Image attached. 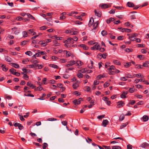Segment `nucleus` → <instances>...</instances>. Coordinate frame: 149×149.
<instances>
[{"label": "nucleus", "mask_w": 149, "mask_h": 149, "mask_svg": "<svg viewBox=\"0 0 149 149\" xmlns=\"http://www.w3.org/2000/svg\"><path fill=\"white\" fill-rule=\"evenodd\" d=\"M115 67L113 65H111L110 67L108 68V70L110 71H112V70L115 69Z\"/></svg>", "instance_id": "nucleus-34"}, {"label": "nucleus", "mask_w": 149, "mask_h": 149, "mask_svg": "<svg viewBox=\"0 0 149 149\" xmlns=\"http://www.w3.org/2000/svg\"><path fill=\"white\" fill-rule=\"evenodd\" d=\"M54 45L55 46H57L59 45V43L58 42L57 40H55L54 41Z\"/></svg>", "instance_id": "nucleus-47"}, {"label": "nucleus", "mask_w": 149, "mask_h": 149, "mask_svg": "<svg viewBox=\"0 0 149 149\" xmlns=\"http://www.w3.org/2000/svg\"><path fill=\"white\" fill-rule=\"evenodd\" d=\"M129 91L131 93H133L134 92V89L133 88H130L129 89Z\"/></svg>", "instance_id": "nucleus-56"}, {"label": "nucleus", "mask_w": 149, "mask_h": 149, "mask_svg": "<svg viewBox=\"0 0 149 149\" xmlns=\"http://www.w3.org/2000/svg\"><path fill=\"white\" fill-rule=\"evenodd\" d=\"M149 146V144H148L146 142H144L141 144L140 146V147L142 148H148Z\"/></svg>", "instance_id": "nucleus-9"}, {"label": "nucleus", "mask_w": 149, "mask_h": 149, "mask_svg": "<svg viewBox=\"0 0 149 149\" xmlns=\"http://www.w3.org/2000/svg\"><path fill=\"white\" fill-rule=\"evenodd\" d=\"M43 89V88L41 86H38L37 88H34V90L35 91H41Z\"/></svg>", "instance_id": "nucleus-26"}, {"label": "nucleus", "mask_w": 149, "mask_h": 149, "mask_svg": "<svg viewBox=\"0 0 149 149\" xmlns=\"http://www.w3.org/2000/svg\"><path fill=\"white\" fill-rule=\"evenodd\" d=\"M18 128L20 130H22L24 128V127L22 125L19 123L18 126Z\"/></svg>", "instance_id": "nucleus-52"}, {"label": "nucleus", "mask_w": 149, "mask_h": 149, "mask_svg": "<svg viewBox=\"0 0 149 149\" xmlns=\"http://www.w3.org/2000/svg\"><path fill=\"white\" fill-rule=\"evenodd\" d=\"M114 70V71H110L109 73V74L110 75L114 74L115 73H118L120 72V71L117 69H115Z\"/></svg>", "instance_id": "nucleus-10"}, {"label": "nucleus", "mask_w": 149, "mask_h": 149, "mask_svg": "<svg viewBox=\"0 0 149 149\" xmlns=\"http://www.w3.org/2000/svg\"><path fill=\"white\" fill-rule=\"evenodd\" d=\"M48 146V144L47 143H44L43 144V149H46V147H47Z\"/></svg>", "instance_id": "nucleus-46"}, {"label": "nucleus", "mask_w": 149, "mask_h": 149, "mask_svg": "<svg viewBox=\"0 0 149 149\" xmlns=\"http://www.w3.org/2000/svg\"><path fill=\"white\" fill-rule=\"evenodd\" d=\"M79 45L81 47H83V49L85 50H87L89 49V47L85 45L82 44L80 45Z\"/></svg>", "instance_id": "nucleus-18"}, {"label": "nucleus", "mask_w": 149, "mask_h": 149, "mask_svg": "<svg viewBox=\"0 0 149 149\" xmlns=\"http://www.w3.org/2000/svg\"><path fill=\"white\" fill-rule=\"evenodd\" d=\"M23 36L24 37H26L28 36L27 32L26 31H24L23 32Z\"/></svg>", "instance_id": "nucleus-43"}, {"label": "nucleus", "mask_w": 149, "mask_h": 149, "mask_svg": "<svg viewBox=\"0 0 149 149\" xmlns=\"http://www.w3.org/2000/svg\"><path fill=\"white\" fill-rule=\"evenodd\" d=\"M102 147L104 148V149H111V147L109 146H106L103 145Z\"/></svg>", "instance_id": "nucleus-63"}, {"label": "nucleus", "mask_w": 149, "mask_h": 149, "mask_svg": "<svg viewBox=\"0 0 149 149\" xmlns=\"http://www.w3.org/2000/svg\"><path fill=\"white\" fill-rule=\"evenodd\" d=\"M124 65L126 68H128L131 65V62L125 63Z\"/></svg>", "instance_id": "nucleus-21"}, {"label": "nucleus", "mask_w": 149, "mask_h": 149, "mask_svg": "<svg viewBox=\"0 0 149 149\" xmlns=\"http://www.w3.org/2000/svg\"><path fill=\"white\" fill-rule=\"evenodd\" d=\"M108 122H109L106 119L104 120L102 122V125L104 127H105L108 124Z\"/></svg>", "instance_id": "nucleus-13"}, {"label": "nucleus", "mask_w": 149, "mask_h": 149, "mask_svg": "<svg viewBox=\"0 0 149 149\" xmlns=\"http://www.w3.org/2000/svg\"><path fill=\"white\" fill-rule=\"evenodd\" d=\"M26 85L27 86H29L32 89L36 87V86L33 85V84H32L31 82L30 81L28 82Z\"/></svg>", "instance_id": "nucleus-12"}, {"label": "nucleus", "mask_w": 149, "mask_h": 149, "mask_svg": "<svg viewBox=\"0 0 149 149\" xmlns=\"http://www.w3.org/2000/svg\"><path fill=\"white\" fill-rule=\"evenodd\" d=\"M127 6L130 7H132L134 6V4L132 3L128 2L127 3Z\"/></svg>", "instance_id": "nucleus-25"}, {"label": "nucleus", "mask_w": 149, "mask_h": 149, "mask_svg": "<svg viewBox=\"0 0 149 149\" xmlns=\"http://www.w3.org/2000/svg\"><path fill=\"white\" fill-rule=\"evenodd\" d=\"M78 32L77 31H71L70 34L71 35H75L78 34Z\"/></svg>", "instance_id": "nucleus-40"}, {"label": "nucleus", "mask_w": 149, "mask_h": 149, "mask_svg": "<svg viewBox=\"0 0 149 149\" xmlns=\"http://www.w3.org/2000/svg\"><path fill=\"white\" fill-rule=\"evenodd\" d=\"M47 28V27L45 26H43L40 27V29L41 30H45Z\"/></svg>", "instance_id": "nucleus-57"}, {"label": "nucleus", "mask_w": 149, "mask_h": 149, "mask_svg": "<svg viewBox=\"0 0 149 149\" xmlns=\"http://www.w3.org/2000/svg\"><path fill=\"white\" fill-rule=\"evenodd\" d=\"M148 2H145V3H144L142 5L140 6H141V7H143L145 6H146L148 5Z\"/></svg>", "instance_id": "nucleus-59"}, {"label": "nucleus", "mask_w": 149, "mask_h": 149, "mask_svg": "<svg viewBox=\"0 0 149 149\" xmlns=\"http://www.w3.org/2000/svg\"><path fill=\"white\" fill-rule=\"evenodd\" d=\"M77 76L79 78H82L83 77V75L82 74L79 73L77 75Z\"/></svg>", "instance_id": "nucleus-50"}, {"label": "nucleus", "mask_w": 149, "mask_h": 149, "mask_svg": "<svg viewBox=\"0 0 149 149\" xmlns=\"http://www.w3.org/2000/svg\"><path fill=\"white\" fill-rule=\"evenodd\" d=\"M94 12L95 15L99 17H100L101 16L102 13L101 12L98 10H95Z\"/></svg>", "instance_id": "nucleus-8"}, {"label": "nucleus", "mask_w": 149, "mask_h": 149, "mask_svg": "<svg viewBox=\"0 0 149 149\" xmlns=\"http://www.w3.org/2000/svg\"><path fill=\"white\" fill-rule=\"evenodd\" d=\"M125 32H126L127 33H130L132 32V30L130 29H128L127 28L125 29Z\"/></svg>", "instance_id": "nucleus-60"}, {"label": "nucleus", "mask_w": 149, "mask_h": 149, "mask_svg": "<svg viewBox=\"0 0 149 149\" xmlns=\"http://www.w3.org/2000/svg\"><path fill=\"white\" fill-rule=\"evenodd\" d=\"M114 20L113 18L111 17L107 20V24H109L111 22L113 21Z\"/></svg>", "instance_id": "nucleus-22"}, {"label": "nucleus", "mask_w": 149, "mask_h": 149, "mask_svg": "<svg viewBox=\"0 0 149 149\" xmlns=\"http://www.w3.org/2000/svg\"><path fill=\"white\" fill-rule=\"evenodd\" d=\"M112 149H121V147L119 146H113L112 147Z\"/></svg>", "instance_id": "nucleus-37"}, {"label": "nucleus", "mask_w": 149, "mask_h": 149, "mask_svg": "<svg viewBox=\"0 0 149 149\" xmlns=\"http://www.w3.org/2000/svg\"><path fill=\"white\" fill-rule=\"evenodd\" d=\"M39 43L42 46L44 47L47 45V44L45 43V40L40 41Z\"/></svg>", "instance_id": "nucleus-19"}, {"label": "nucleus", "mask_w": 149, "mask_h": 149, "mask_svg": "<svg viewBox=\"0 0 149 149\" xmlns=\"http://www.w3.org/2000/svg\"><path fill=\"white\" fill-rule=\"evenodd\" d=\"M47 53L45 52L41 51L40 50H38V52L36 53L34 55L33 57H35L36 58V56L38 57L41 55H45Z\"/></svg>", "instance_id": "nucleus-4"}, {"label": "nucleus", "mask_w": 149, "mask_h": 149, "mask_svg": "<svg viewBox=\"0 0 149 149\" xmlns=\"http://www.w3.org/2000/svg\"><path fill=\"white\" fill-rule=\"evenodd\" d=\"M65 44L64 46L67 48H70L71 47L72 45L74 43L73 41V38H69L67 40L64 41Z\"/></svg>", "instance_id": "nucleus-1"}, {"label": "nucleus", "mask_w": 149, "mask_h": 149, "mask_svg": "<svg viewBox=\"0 0 149 149\" xmlns=\"http://www.w3.org/2000/svg\"><path fill=\"white\" fill-rule=\"evenodd\" d=\"M111 4L112 3L109 4H100L99 6L102 9H105L110 7L111 6Z\"/></svg>", "instance_id": "nucleus-3"}, {"label": "nucleus", "mask_w": 149, "mask_h": 149, "mask_svg": "<svg viewBox=\"0 0 149 149\" xmlns=\"http://www.w3.org/2000/svg\"><path fill=\"white\" fill-rule=\"evenodd\" d=\"M107 55V54L106 53H104L103 54L100 53L97 55V57L98 58H99V56H102V58H103L104 59H105Z\"/></svg>", "instance_id": "nucleus-7"}, {"label": "nucleus", "mask_w": 149, "mask_h": 149, "mask_svg": "<svg viewBox=\"0 0 149 149\" xmlns=\"http://www.w3.org/2000/svg\"><path fill=\"white\" fill-rule=\"evenodd\" d=\"M16 19L17 20L20 21L22 19H23V18L22 17L19 16L16 17Z\"/></svg>", "instance_id": "nucleus-53"}, {"label": "nucleus", "mask_w": 149, "mask_h": 149, "mask_svg": "<svg viewBox=\"0 0 149 149\" xmlns=\"http://www.w3.org/2000/svg\"><path fill=\"white\" fill-rule=\"evenodd\" d=\"M109 84H110L108 82V81L106 82L104 85V87L106 88V87H107L108 86H109Z\"/></svg>", "instance_id": "nucleus-41"}, {"label": "nucleus", "mask_w": 149, "mask_h": 149, "mask_svg": "<svg viewBox=\"0 0 149 149\" xmlns=\"http://www.w3.org/2000/svg\"><path fill=\"white\" fill-rule=\"evenodd\" d=\"M96 44L95 45H94L93 47H91V49L92 50H94L95 49H96V46L97 45V42L96 43Z\"/></svg>", "instance_id": "nucleus-51"}, {"label": "nucleus", "mask_w": 149, "mask_h": 149, "mask_svg": "<svg viewBox=\"0 0 149 149\" xmlns=\"http://www.w3.org/2000/svg\"><path fill=\"white\" fill-rule=\"evenodd\" d=\"M83 101V99L82 98H80L79 99H75L72 102H81Z\"/></svg>", "instance_id": "nucleus-17"}, {"label": "nucleus", "mask_w": 149, "mask_h": 149, "mask_svg": "<svg viewBox=\"0 0 149 149\" xmlns=\"http://www.w3.org/2000/svg\"><path fill=\"white\" fill-rule=\"evenodd\" d=\"M63 52L66 54V56L67 57H69L71 55V53L69 51H68L67 50H65L63 51Z\"/></svg>", "instance_id": "nucleus-11"}, {"label": "nucleus", "mask_w": 149, "mask_h": 149, "mask_svg": "<svg viewBox=\"0 0 149 149\" xmlns=\"http://www.w3.org/2000/svg\"><path fill=\"white\" fill-rule=\"evenodd\" d=\"M76 63V61H71L68 62V64L66 65L65 66L67 67H69L72 66Z\"/></svg>", "instance_id": "nucleus-6"}, {"label": "nucleus", "mask_w": 149, "mask_h": 149, "mask_svg": "<svg viewBox=\"0 0 149 149\" xmlns=\"http://www.w3.org/2000/svg\"><path fill=\"white\" fill-rule=\"evenodd\" d=\"M94 22V21L93 18V17H91L88 23V26H92V24Z\"/></svg>", "instance_id": "nucleus-14"}, {"label": "nucleus", "mask_w": 149, "mask_h": 149, "mask_svg": "<svg viewBox=\"0 0 149 149\" xmlns=\"http://www.w3.org/2000/svg\"><path fill=\"white\" fill-rule=\"evenodd\" d=\"M137 45L139 47L144 48L145 47V45L144 44H138Z\"/></svg>", "instance_id": "nucleus-48"}, {"label": "nucleus", "mask_w": 149, "mask_h": 149, "mask_svg": "<svg viewBox=\"0 0 149 149\" xmlns=\"http://www.w3.org/2000/svg\"><path fill=\"white\" fill-rule=\"evenodd\" d=\"M25 54L30 56H31L33 55L32 52L30 51H27L25 53Z\"/></svg>", "instance_id": "nucleus-32"}, {"label": "nucleus", "mask_w": 149, "mask_h": 149, "mask_svg": "<svg viewBox=\"0 0 149 149\" xmlns=\"http://www.w3.org/2000/svg\"><path fill=\"white\" fill-rule=\"evenodd\" d=\"M79 84L77 82H75L72 85L73 88L74 89H76L77 88V87H79Z\"/></svg>", "instance_id": "nucleus-27"}, {"label": "nucleus", "mask_w": 149, "mask_h": 149, "mask_svg": "<svg viewBox=\"0 0 149 149\" xmlns=\"http://www.w3.org/2000/svg\"><path fill=\"white\" fill-rule=\"evenodd\" d=\"M125 118L124 115V114H122L120 116L119 120H120L122 121Z\"/></svg>", "instance_id": "nucleus-45"}, {"label": "nucleus", "mask_w": 149, "mask_h": 149, "mask_svg": "<svg viewBox=\"0 0 149 149\" xmlns=\"http://www.w3.org/2000/svg\"><path fill=\"white\" fill-rule=\"evenodd\" d=\"M1 67L2 68V70L5 72H6L8 70V68L6 67V65H5L3 64L1 65Z\"/></svg>", "instance_id": "nucleus-16"}, {"label": "nucleus", "mask_w": 149, "mask_h": 149, "mask_svg": "<svg viewBox=\"0 0 149 149\" xmlns=\"http://www.w3.org/2000/svg\"><path fill=\"white\" fill-rule=\"evenodd\" d=\"M16 71V70L13 68H12L9 70V71L11 74H14L15 72Z\"/></svg>", "instance_id": "nucleus-29"}, {"label": "nucleus", "mask_w": 149, "mask_h": 149, "mask_svg": "<svg viewBox=\"0 0 149 149\" xmlns=\"http://www.w3.org/2000/svg\"><path fill=\"white\" fill-rule=\"evenodd\" d=\"M135 77L138 78L142 77V76H141V74L140 73H139L138 74H135Z\"/></svg>", "instance_id": "nucleus-62"}, {"label": "nucleus", "mask_w": 149, "mask_h": 149, "mask_svg": "<svg viewBox=\"0 0 149 149\" xmlns=\"http://www.w3.org/2000/svg\"><path fill=\"white\" fill-rule=\"evenodd\" d=\"M99 24V22L98 21H97L94 23L93 25V28L92 30V31L93 32H95L96 31V29L97 27H98Z\"/></svg>", "instance_id": "nucleus-5"}, {"label": "nucleus", "mask_w": 149, "mask_h": 149, "mask_svg": "<svg viewBox=\"0 0 149 149\" xmlns=\"http://www.w3.org/2000/svg\"><path fill=\"white\" fill-rule=\"evenodd\" d=\"M5 59L8 62H10L11 61V58L8 56H5Z\"/></svg>", "instance_id": "nucleus-30"}, {"label": "nucleus", "mask_w": 149, "mask_h": 149, "mask_svg": "<svg viewBox=\"0 0 149 149\" xmlns=\"http://www.w3.org/2000/svg\"><path fill=\"white\" fill-rule=\"evenodd\" d=\"M102 100H103L107 102H111L110 101H108L109 98H107V97H103L102 98Z\"/></svg>", "instance_id": "nucleus-39"}, {"label": "nucleus", "mask_w": 149, "mask_h": 149, "mask_svg": "<svg viewBox=\"0 0 149 149\" xmlns=\"http://www.w3.org/2000/svg\"><path fill=\"white\" fill-rule=\"evenodd\" d=\"M23 77L25 79L27 80H28L29 79V76L28 75H27L26 74H24V75H23Z\"/></svg>", "instance_id": "nucleus-42"}, {"label": "nucleus", "mask_w": 149, "mask_h": 149, "mask_svg": "<svg viewBox=\"0 0 149 149\" xmlns=\"http://www.w3.org/2000/svg\"><path fill=\"white\" fill-rule=\"evenodd\" d=\"M124 38V36H118L117 38V39L118 40H122Z\"/></svg>", "instance_id": "nucleus-49"}, {"label": "nucleus", "mask_w": 149, "mask_h": 149, "mask_svg": "<svg viewBox=\"0 0 149 149\" xmlns=\"http://www.w3.org/2000/svg\"><path fill=\"white\" fill-rule=\"evenodd\" d=\"M35 67H38V69H41L43 67V65H39L38 64H35Z\"/></svg>", "instance_id": "nucleus-44"}, {"label": "nucleus", "mask_w": 149, "mask_h": 149, "mask_svg": "<svg viewBox=\"0 0 149 149\" xmlns=\"http://www.w3.org/2000/svg\"><path fill=\"white\" fill-rule=\"evenodd\" d=\"M125 103H120L119 104H118L117 106V108H120L121 107H123L124 106Z\"/></svg>", "instance_id": "nucleus-38"}, {"label": "nucleus", "mask_w": 149, "mask_h": 149, "mask_svg": "<svg viewBox=\"0 0 149 149\" xmlns=\"http://www.w3.org/2000/svg\"><path fill=\"white\" fill-rule=\"evenodd\" d=\"M132 146L130 144L128 145L127 146V149H132Z\"/></svg>", "instance_id": "nucleus-64"}, {"label": "nucleus", "mask_w": 149, "mask_h": 149, "mask_svg": "<svg viewBox=\"0 0 149 149\" xmlns=\"http://www.w3.org/2000/svg\"><path fill=\"white\" fill-rule=\"evenodd\" d=\"M128 124V123L127 122L125 123H123L122 124V125L120 126V129H122L124 127H125L126 125H127Z\"/></svg>", "instance_id": "nucleus-28"}, {"label": "nucleus", "mask_w": 149, "mask_h": 149, "mask_svg": "<svg viewBox=\"0 0 149 149\" xmlns=\"http://www.w3.org/2000/svg\"><path fill=\"white\" fill-rule=\"evenodd\" d=\"M12 66L16 68H19V66L18 64L17 63H12Z\"/></svg>", "instance_id": "nucleus-23"}, {"label": "nucleus", "mask_w": 149, "mask_h": 149, "mask_svg": "<svg viewBox=\"0 0 149 149\" xmlns=\"http://www.w3.org/2000/svg\"><path fill=\"white\" fill-rule=\"evenodd\" d=\"M49 66L52 67L54 68H58V66L54 64H51L49 65Z\"/></svg>", "instance_id": "nucleus-33"}, {"label": "nucleus", "mask_w": 149, "mask_h": 149, "mask_svg": "<svg viewBox=\"0 0 149 149\" xmlns=\"http://www.w3.org/2000/svg\"><path fill=\"white\" fill-rule=\"evenodd\" d=\"M128 93V92L125 91L124 92L120 95V97L122 98H125L126 97V95Z\"/></svg>", "instance_id": "nucleus-15"}, {"label": "nucleus", "mask_w": 149, "mask_h": 149, "mask_svg": "<svg viewBox=\"0 0 149 149\" xmlns=\"http://www.w3.org/2000/svg\"><path fill=\"white\" fill-rule=\"evenodd\" d=\"M52 41V40L51 39H47L46 40H45V43L47 44H47L48 43H49L51 42Z\"/></svg>", "instance_id": "nucleus-61"}, {"label": "nucleus", "mask_w": 149, "mask_h": 149, "mask_svg": "<svg viewBox=\"0 0 149 149\" xmlns=\"http://www.w3.org/2000/svg\"><path fill=\"white\" fill-rule=\"evenodd\" d=\"M105 117V115H102L100 116H99L97 117V118L99 119H101L102 118H104Z\"/></svg>", "instance_id": "nucleus-54"}, {"label": "nucleus", "mask_w": 149, "mask_h": 149, "mask_svg": "<svg viewBox=\"0 0 149 149\" xmlns=\"http://www.w3.org/2000/svg\"><path fill=\"white\" fill-rule=\"evenodd\" d=\"M94 103H91V104L87 106V105H85L84 106V107L82 108V109H81L80 111V113H82L85 110V109L86 108L88 107V108L89 109L91 108L94 105Z\"/></svg>", "instance_id": "nucleus-2"}, {"label": "nucleus", "mask_w": 149, "mask_h": 149, "mask_svg": "<svg viewBox=\"0 0 149 149\" xmlns=\"http://www.w3.org/2000/svg\"><path fill=\"white\" fill-rule=\"evenodd\" d=\"M127 35L129 36L128 39H129L130 40L132 38H134L133 37L132 34H127Z\"/></svg>", "instance_id": "nucleus-58"}, {"label": "nucleus", "mask_w": 149, "mask_h": 149, "mask_svg": "<svg viewBox=\"0 0 149 149\" xmlns=\"http://www.w3.org/2000/svg\"><path fill=\"white\" fill-rule=\"evenodd\" d=\"M127 77H122L120 78V79L121 81H125L127 80Z\"/></svg>", "instance_id": "nucleus-55"}, {"label": "nucleus", "mask_w": 149, "mask_h": 149, "mask_svg": "<svg viewBox=\"0 0 149 149\" xmlns=\"http://www.w3.org/2000/svg\"><path fill=\"white\" fill-rule=\"evenodd\" d=\"M87 68H83L81 70H79V71L81 73H85L87 72Z\"/></svg>", "instance_id": "nucleus-35"}, {"label": "nucleus", "mask_w": 149, "mask_h": 149, "mask_svg": "<svg viewBox=\"0 0 149 149\" xmlns=\"http://www.w3.org/2000/svg\"><path fill=\"white\" fill-rule=\"evenodd\" d=\"M114 63L118 65H120V62L118 60H115L113 61Z\"/></svg>", "instance_id": "nucleus-31"}, {"label": "nucleus", "mask_w": 149, "mask_h": 149, "mask_svg": "<svg viewBox=\"0 0 149 149\" xmlns=\"http://www.w3.org/2000/svg\"><path fill=\"white\" fill-rule=\"evenodd\" d=\"M101 34L103 36H106L107 34V32L105 30H103L101 33Z\"/></svg>", "instance_id": "nucleus-36"}, {"label": "nucleus", "mask_w": 149, "mask_h": 149, "mask_svg": "<svg viewBox=\"0 0 149 149\" xmlns=\"http://www.w3.org/2000/svg\"><path fill=\"white\" fill-rule=\"evenodd\" d=\"M27 16L29 18L34 20L35 19V18L31 14L28 13H27Z\"/></svg>", "instance_id": "nucleus-20"}, {"label": "nucleus", "mask_w": 149, "mask_h": 149, "mask_svg": "<svg viewBox=\"0 0 149 149\" xmlns=\"http://www.w3.org/2000/svg\"><path fill=\"white\" fill-rule=\"evenodd\" d=\"M148 119V117L147 115H144L143 117V120L144 122L147 121Z\"/></svg>", "instance_id": "nucleus-24"}]
</instances>
